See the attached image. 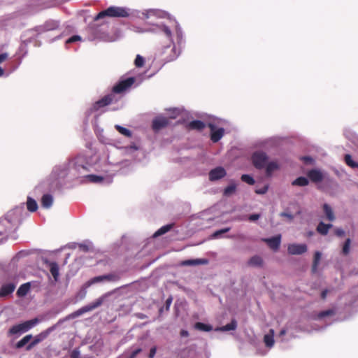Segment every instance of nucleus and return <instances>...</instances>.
I'll return each mask as SVG.
<instances>
[{
  "label": "nucleus",
  "mask_w": 358,
  "mask_h": 358,
  "mask_svg": "<svg viewBox=\"0 0 358 358\" xmlns=\"http://www.w3.org/2000/svg\"><path fill=\"white\" fill-rule=\"evenodd\" d=\"M129 15L130 13L129 8L120 6H110L107 9L99 12L94 17V20L97 21L106 17H127Z\"/></svg>",
  "instance_id": "obj_1"
},
{
  "label": "nucleus",
  "mask_w": 358,
  "mask_h": 358,
  "mask_svg": "<svg viewBox=\"0 0 358 358\" xmlns=\"http://www.w3.org/2000/svg\"><path fill=\"white\" fill-rule=\"evenodd\" d=\"M39 322L40 320L36 317L32 320L25 321L21 324L13 325L9 329L8 334L10 336H13L26 332L34 327Z\"/></svg>",
  "instance_id": "obj_2"
},
{
  "label": "nucleus",
  "mask_w": 358,
  "mask_h": 358,
  "mask_svg": "<svg viewBox=\"0 0 358 358\" xmlns=\"http://www.w3.org/2000/svg\"><path fill=\"white\" fill-rule=\"evenodd\" d=\"M120 97L110 92V94L103 96L93 104L94 110H99L100 108L107 106L111 103H117Z\"/></svg>",
  "instance_id": "obj_3"
},
{
  "label": "nucleus",
  "mask_w": 358,
  "mask_h": 358,
  "mask_svg": "<svg viewBox=\"0 0 358 358\" xmlns=\"http://www.w3.org/2000/svg\"><path fill=\"white\" fill-rule=\"evenodd\" d=\"M135 80L134 77H129L124 80H120L113 87L111 92L115 95L116 94L124 93L132 86Z\"/></svg>",
  "instance_id": "obj_4"
},
{
  "label": "nucleus",
  "mask_w": 358,
  "mask_h": 358,
  "mask_svg": "<svg viewBox=\"0 0 358 358\" xmlns=\"http://www.w3.org/2000/svg\"><path fill=\"white\" fill-rule=\"evenodd\" d=\"M268 157L264 152H255L252 155V162L254 166L257 169H264L268 162Z\"/></svg>",
  "instance_id": "obj_5"
},
{
  "label": "nucleus",
  "mask_w": 358,
  "mask_h": 358,
  "mask_svg": "<svg viewBox=\"0 0 358 358\" xmlns=\"http://www.w3.org/2000/svg\"><path fill=\"white\" fill-rule=\"evenodd\" d=\"M103 301H104L103 296L99 297L94 302L77 310L76 312L73 313V317H78V316H80V315L87 313V312H90V311L94 310L95 308L101 306L102 303H103Z\"/></svg>",
  "instance_id": "obj_6"
},
{
  "label": "nucleus",
  "mask_w": 358,
  "mask_h": 358,
  "mask_svg": "<svg viewBox=\"0 0 358 358\" xmlns=\"http://www.w3.org/2000/svg\"><path fill=\"white\" fill-rule=\"evenodd\" d=\"M55 326L50 327L45 331L36 335L33 341L30 342L26 347L27 350H31L35 345L45 340L49 334L55 329Z\"/></svg>",
  "instance_id": "obj_7"
},
{
  "label": "nucleus",
  "mask_w": 358,
  "mask_h": 358,
  "mask_svg": "<svg viewBox=\"0 0 358 358\" xmlns=\"http://www.w3.org/2000/svg\"><path fill=\"white\" fill-rule=\"evenodd\" d=\"M120 279V275L117 273H109L107 275H99L90 279L87 282V285L90 286L92 284L97 283L103 280L117 282Z\"/></svg>",
  "instance_id": "obj_8"
},
{
  "label": "nucleus",
  "mask_w": 358,
  "mask_h": 358,
  "mask_svg": "<svg viewBox=\"0 0 358 358\" xmlns=\"http://www.w3.org/2000/svg\"><path fill=\"white\" fill-rule=\"evenodd\" d=\"M169 123V119L168 117L159 115L152 120V129L154 131L157 132L159 130L167 127Z\"/></svg>",
  "instance_id": "obj_9"
},
{
  "label": "nucleus",
  "mask_w": 358,
  "mask_h": 358,
  "mask_svg": "<svg viewBox=\"0 0 358 358\" xmlns=\"http://www.w3.org/2000/svg\"><path fill=\"white\" fill-rule=\"evenodd\" d=\"M208 127L210 129V140L213 143L218 142L224 136V129L223 128L216 129L215 125L212 123H209Z\"/></svg>",
  "instance_id": "obj_10"
},
{
  "label": "nucleus",
  "mask_w": 358,
  "mask_h": 358,
  "mask_svg": "<svg viewBox=\"0 0 358 358\" xmlns=\"http://www.w3.org/2000/svg\"><path fill=\"white\" fill-rule=\"evenodd\" d=\"M307 245L304 243L302 244H296L292 243L289 244L287 248V252L289 255H299L305 253L307 251Z\"/></svg>",
  "instance_id": "obj_11"
},
{
  "label": "nucleus",
  "mask_w": 358,
  "mask_h": 358,
  "mask_svg": "<svg viewBox=\"0 0 358 358\" xmlns=\"http://www.w3.org/2000/svg\"><path fill=\"white\" fill-rule=\"evenodd\" d=\"M262 241L267 243L268 247L274 251L279 249L281 243V235L278 234L271 238H262Z\"/></svg>",
  "instance_id": "obj_12"
},
{
  "label": "nucleus",
  "mask_w": 358,
  "mask_h": 358,
  "mask_svg": "<svg viewBox=\"0 0 358 358\" xmlns=\"http://www.w3.org/2000/svg\"><path fill=\"white\" fill-rule=\"evenodd\" d=\"M226 174L227 173L225 169L223 167L218 166L212 169L209 172V180L210 181H215L224 178Z\"/></svg>",
  "instance_id": "obj_13"
},
{
  "label": "nucleus",
  "mask_w": 358,
  "mask_h": 358,
  "mask_svg": "<svg viewBox=\"0 0 358 358\" xmlns=\"http://www.w3.org/2000/svg\"><path fill=\"white\" fill-rule=\"evenodd\" d=\"M307 176L310 181L315 183L320 182L324 179L323 173L321 172V171L317 169L310 170L308 172Z\"/></svg>",
  "instance_id": "obj_14"
},
{
  "label": "nucleus",
  "mask_w": 358,
  "mask_h": 358,
  "mask_svg": "<svg viewBox=\"0 0 358 358\" xmlns=\"http://www.w3.org/2000/svg\"><path fill=\"white\" fill-rule=\"evenodd\" d=\"M15 287V284L13 282L3 285L0 288V297H6L8 295L12 294L14 292Z\"/></svg>",
  "instance_id": "obj_15"
},
{
  "label": "nucleus",
  "mask_w": 358,
  "mask_h": 358,
  "mask_svg": "<svg viewBox=\"0 0 358 358\" xmlns=\"http://www.w3.org/2000/svg\"><path fill=\"white\" fill-rule=\"evenodd\" d=\"M206 127V124L201 120H193L187 125L188 130L202 131Z\"/></svg>",
  "instance_id": "obj_16"
},
{
  "label": "nucleus",
  "mask_w": 358,
  "mask_h": 358,
  "mask_svg": "<svg viewBox=\"0 0 358 358\" xmlns=\"http://www.w3.org/2000/svg\"><path fill=\"white\" fill-rule=\"evenodd\" d=\"M45 263L48 265L50 268V271L55 281H57L59 273V266L56 262H49L48 260L45 261Z\"/></svg>",
  "instance_id": "obj_17"
},
{
  "label": "nucleus",
  "mask_w": 358,
  "mask_h": 358,
  "mask_svg": "<svg viewBox=\"0 0 358 358\" xmlns=\"http://www.w3.org/2000/svg\"><path fill=\"white\" fill-rule=\"evenodd\" d=\"M208 263L206 259H187L182 261L180 263L181 266H196V265H204Z\"/></svg>",
  "instance_id": "obj_18"
},
{
  "label": "nucleus",
  "mask_w": 358,
  "mask_h": 358,
  "mask_svg": "<svg viewBox=\"0 0 358 358\" xmlns=\"http://www.w3.org/2000/svg\"><path fill=\"white\" fill-rule=\"evenodd\" d=\"M274 330L270 329L269 333L264 335V342L266 347L272 348L274 345Z\"/></svg>",
  "instance_id": "obj_19"
},
{
  "label": "nucleus",
  "mask_w": 358,
  "mask_h": 358,
  "mask_svg": "<svg viewBox=\"0 0 358 358\" xmlns=\"http://www.w3.org/2000/svg\"><path fill=\"white\" fill-rule=\"evenodd\" d=\"M332 227L331 224H325L323 222H320L317 227V231L321 235L326 236L329 229Z\"/></svg>",
  "instance_id": "obj_20"
},
{
  "label": "nucleus",
  "mask_w": 358,
  "mask_h": 358,
  "mask_svg": "<svg viewBox=\"0 0 358 358\" xmlns=\"http://www.w3.org/2000/svg\"><path fill=\"white\" fill-rule=\"evenodd\" d=\"M31 288L30 282H26L20 286L17 291V295L19 297H23L26 296L29 292Z\"/></svg>",
  "instance_id": "obj_21"
},
{
  "label": "nucleus",
  "mask_w": 358,
  "mask_h": 358,
  "mask_svg": "<svg viewBox=\"0 0 358 358\" xmlns=\"http://www.w3.org/2000/svg\"><path fill=\"white\" fill-rule=\"evenodd\" d=\"M323 210L328 220L334 221L335 220V215L333 210L329 204L324 203L323 205Z\"/></svg>",
  "instance_id": "obj_22"
},
{
  "label": "nucleus",
  "mask_w": 358,
  "mask_h": 358,
  "mask_svg": "<svg viewBox=\"0 0 358 358\" xmlns=\"http://www.w3.org/2000/svg\"><path fill=\"white\" fill-rule=\"evenodd\" d=\"M308 184V179L303 176H300L292 182V185L293 186L305 187Z\"/></svg>",
  "instance_id": "obj_23"
},
{
  "label": "nucleus",
  "mask_w": 358,
  "mask_h": 358,
  "mask_svg": "<svg viewBox=\"0 0 358 358\" xmlns=\"http://www.w3.org/2000/svg\"><path fill=\"white\" fill-rule=\"evenodd\" d=\"M266 176H271L272 173L279 169V165L275 162H271L266 165Z\"/></svg>",
  "instance_id": "obj_24"
},
{
  "label": "nucleus",
  "mask_w": 358,
  "mask_h": 358,
  "mask_svg": "<svg viewBox=\"0 0 358 358\" xmlns=\"http://www.w3.org/2000/svg\"><path fill=\"white\" fill-rule=\"evenodd\" d=\"M52 196L50 194H44L41 199V205L43 207L48 208L52 204Z\"/></svg>",
  "instance_id": "obj_25"
},
{
  "label": "nucleus",
  "mask_w": 358,
  "mask_h": 358,
  "mask_svg": "<svg viewBox=\"0 0 358 358\" xmlns=\"http://www.w3.org/2000/svg\"><path fill=\"white\" fill-rule=\"evenodd\" d=\"M194 328L199 331H210L213 330V327L210 324H204L200 322H196L194 324Z\"/></svg>",
  "instance_id": "obj_26"
},
{
  "label": "nucleus",
  "mask_w": 358,
  "mask_h": 358,
  "mask_svg": "<svg viewBox=\"0 0 358 358\" xmlns=\"http://www.w3.org/2000/svg\"><path fill=\"white\" fill-rule=\"evenodd\" d=\"M262 264L263 259L258 255L252 257L248 262V264L252 266H262Z\"/></svg>",
  "instance_id": "obj_27"
},
{
  "label": "nucleus",
  "mask_w": 358,
  "mask_h": 358,
  "mask_svg": "<svg viewBox=\"0 0 358 358\" xmlns=\"http://www.w3.org/2000/svg\"><path fill=\"white\" fill-rule=\"evenodd\" d=\"M173 224H169L162 227L154 234V237H157L167 233L173 228Z\"/></svg>",
  "instance_id": "obj_28"
},
{
  "label": "nucleus",
  "mask_w": 358,
  "mask_h": 358,
  "mask_svg": "<svg viewBox=\"0 0 358 358\" xmlns=\"http://www.w3.org/2000/svg\"><path fill=\"white\" fill-rule=\"evenodd\" d=\"M237 327V322L235 320H232L230 323L227 324L224 326H222L216 330H220L222 331H231V330H235Z\"/></svg>",
  "instance_id": "obj_29"
},
{
  "label": "nucleus",
  "mask_w": 358,
  "mask_h": 358,
  "mask_svg": "<svg viewBox=\"0 0 358 358\" xmlns=\"http://www.w3.org/2000/svg\"><path fill=\"white\" fill-rule=\"evenodd\" d=\"M59 27V23L55 20L47 21L43 24V29L45 31H52L57 29Z\"/></svg>",
  "instance_id": "obj_30"
},
{
  "label": "nucleus",
  "mask_w": 358,
  "mask_h": 358,
  "mask_svg": "<svg viewBox=\"0 0 358 358\" xmlns=\"http://www.w3.org/2000/svg\"><path fill=\"white\" fill-rule=\"evenodd\" d=\"M27 208L29 211L35 212L38 209V204L34 199L28 197L27 201Z\"/></svg>",
  "instance_id": "obj_31"
},
{
  "label": "nucleus",
  "mask_w": 358,
  "mask_h": 358,
  "mask_svg": "<svg viewBox=\"0 0 358 358\" xmlns=\"http://www.w3.org/2000/svg\"><path fill=\"white\" fill-rule=\"evenodd\" d=\"M321 259V253L319 251H317L314 254L313 262L312 266V272L316 273L317 270V266L320 263Z\"/></svg>",
  "instance_id": "obj_32"
},
{
  "label": "nucleus",
  "mask_w": 358,
  "mask_h": 358,
  "mask_svg": "<svg viewBox=\"0 0 358 358\" xmlns=\"http://www.w3.org/2000/svg\"><path fill=\"white\" fill-rule=\"evenodd\" d=\"M31 338H32L31 334L26 335L16 343V345H15L16 348L20 349V348H23L25 345H27L30 341V340Z\"/></svg>",
  "instance_id": "obj_33"
},
{
  "label": "nucleus",
  "mask_w": 358,
  "mask_h": 358,
  "mask_svg": "<svg viewBox=\"0 0 358 358\" xmlns=\"http://www.w3.org/2000/svg\"><path fill=\"white\" fill-rule=\"evenodd\" d=\"M85 178L88 180L89 182L92 183H100L104 180L103 177L94 174L87 175Z\"/></svg>",
  "instance_id": "obj_34"
},
{
  "label": "nucleus",
  "mask_w": 358,
  "mask_h": 358,
  "mask_svg": "<svg viewBox=\"0 0 358 358\" xmlns=\"http://www.w3.org/2000/svg\"><path fill=\"white\" fill-rule=\"evenodd\" d=\"M345 164L351 168H358V162H354L352 156L349 154L345 155L344 157Z\"/></svg>",
  "instance_id": "obj_35"
},
{
  "label": "nucleus",
  "mask_w": 358,
  "mask_h": 358,
  "mask_svg": "<svg viewBox=\"0 0 358 358\" xmlns=\"http://www.w3.org/2000/svg\"><path fill=\"white\" fill-rule=\"evenodd\" d=\"M236 185L234 183L231 184L224 188L223 194L226 196H229L232 195L236 192Z\"/></svg>",
  "instance_id": "obj_36"
},
{
  "label": "nucleus",
  "mask_w": 358,
  "mask_h": 358,
  "mask_svg": "<svg viewBox=\"0 0 358 358\" xmlns=\"http://www.w3.org/2000/svg\"><path fill=\"white\" fill-rule=\"evenodd\" d=\"M115 129L122 135L127 136V137H131V132L128 129L123 127L120 125H115Z\"/></svg>",
  "instance_id": "obj_37"
},
{
  "label": "nucleus",
  "mask_w": 358,
  "mask_h": 358,
  "mask_svg": "<svg viewBox=\"0 0 358 358\" xmlns=\"http://www.w3.org/2000/svg\"><path fill=\"white\" fill-rule=\"evenodd\" d=\"M158 13V10L156 9H150L146 10L142 13L143 18L147 20L150 17V16L157 15Z\"/></svg>",
  "instance_id": "obj_38"
},
{
  "label": "nucleus",
  "mask_w": 358,
  "mask_h": 358,
  "mask_svg": "<svg viewBox=\"0 0 358 358\" xmlns=\"http://www.w3.org/2000/svg\"><path fill=\"white\" fill-rule=\"evenodd\" d=\"M351 244V240L350 238H347L343 244V249H342V253L344 255H347L350 252V248Z\"/></svg>",
  "instance_id": "obj_39"
},
{
  "label": "nucleus",
  "mask_w": 358,
  "mask_h": 358,
  "mask_svg": "<svg viewBox=\"0 0 358 358\" xmlns=\"http://www.w3.org/2000/svg\"><path fill=\"white\" fill-rule=\"evenodd\" d=\"M241 180L249 184V185H254L255 181L254 180V178L250 176V175H248V174H243L241 176Z\"/></svg>",
  "instance_id": "obj_40"
},
{
  "label": "nucleus",
  "mask_w": 358,
  "mask_h": 358,
  "mask_svg": "<svg viewBox=\"0 0 358 358\" xmlns=\"http://www.w3.org/2000/svg\"><path fill=\"white\" fill-rule=\"evenodd\" d=\"M334 314V311L333 310H324V311H321L320 313H318L317 315V318L319 319H322L324 317H327V316H330V315H332Z\"/></svg>",
  "instance_id": "obj_41"
},
{
  "label": "nucleus",
  "mask_w": 358,
  "mask_h": 358,
  "mask_svg": "<svg viewBox=\"0 0 358 358\" xmlns=\"http://www.w3.org/2000/svg\"><path fill=\"white\" fill-rule=\"evenodd\" d=\"M144 58L138 55L135 59L134 64L136 67H142L144 65Z\"/></svg>",
  "instance_id": "obj_42"
},
{
  "label": "nucleus",
  "mask_w": 358,
  "mask_h": 358,
  "mask_svg": "<svg viewBox=\"0 0 358 358\" xmlns=\"http://www.w3.org/2000/svg\"><path fill=\"white\" fill-rule=\"evenodd\" d=\"M162 31L164 33V34L166 36V37L171 41H172V33H171V31L170 30V29L167 27V26H165L164 25L162 27Z\"/></svg>",
  "instance_id": "obj_43"
},
{
  "label": "nucleus",
  "mask_w": 358,
  "mask_h": 358,
  "mask_svg": "<svg viewBox=\"0 0 358 358\" xmlns=\"http://www.w3.org/2000/svg\"><path fill=\"white\" fill-rule=\"evenodd\" d=\"M230 230V228L227 227V228H224V229H220V230H217L216 231H215L213 234V238H218L220 237V236L222 234H224V233H227Z\"/></svg>",
  "instance_id": "obj_44"
},
{
  "label": "nucleus",
  "mask_w": 358,
  "mask_h": 358,
  "mask_svg": "<svg viewBox=\"0 0 358 358\" xmlns=\"http://www.w3.org/2000/svg\"><path fill=\"white\" fill-rule=\"evenodd\" d=\"M79 41H81L80 36H79L78 35H74V36L70 37L69 39H67V41H66V43H72Z\"/></svg>",
  "instance_id": "obj_45"
},
{
  "label": "nucleus",
  "mask_w": 358,
  "mask_h": 358,
  "mask_svg": "<svg viewBox=\"0 0 358 358\" xmlns=\"http://www.w3.org/2000/svg\"><path fill=\"white\" fill-rule=\"evenodd\" d=\"M171 51L173 52V55H171L169 57L166 58V60L169 61V62L175 59L178 57V55L176 52V47H175V45H173V48H171Z\"/></svg>",
  "instance_id": "obj_46"
},
{
  "label": "nucleus",
  "mask_w": 358,
  "mask_h": 358,
  "mask_svg": "<svg viewBox=\"0 0 358 358\" xmlns=\"http://www.w3.org/2000/svg\"><path fill=\"white\" fill-rule=\"evenodd\" d=\"M334 234L336 236L338 237H342L345 235V231L343 229L341 228H337L334 230Z\"/></svg>",
  "instance_id": "obj_47"
},
{
  "label": "nucleus",
  "mask_w": 358,
  "mask_h": 358,
  "mask_svg": "<svg viewBox=\"0 0 358 358\" xmlns=\"http://www.w3.org/2000/svg\"><path fill=\"white\" fill-rule=\"evenodd\" d=\"M268 191V186H264L262 189H258L255 190V192L258 194H264Z\"/></svg>",
  "instance_id": "obj_48"
},
{
  "label": "nucleus",
  "mask_w": 358,
  "mask_h": 358,
  "mask_svg": "<svg viewBox=\"0 0 358 358\" xmlns=\"http://www.w3.org/2000/svg\"><path fill=\"white\" fill-rule=\"evenodd\" d=\"M71 358H80V352L77 350H73L71 354Z\"/></svg>",
  "instance_id": "obj_49"
},
{
  "label": "nucleus",
  "mask_w": 358,
  "mask_h": 358,
  "mask_svg": "<svg viewBox=\"0 0 358 358\" xmlns=\"http://www.w3.org/2000/svg\"><path fill=\"white\" fill-rule=\"evenodd\" d=\"M259 217H260L259 214H252L249 216L248 219L250 221L254 222V221L257 220Z\"/></svg>",
  "instance_id": "obj_50"
},
{
  "label": "nucleus",
  "mask_w": 358,
  "mask_h": 358,
  "mask_svg": "<svg viewBox=\"0 0 358 358\" xmlns=\"http://www.w3.org/2000/svg\"><path fill=\"white\" fill-rule=\"evenodd\" d=\"M79 249L83 252H87L89 251V246L84 243H80L78 245Z\"/></svg>",
  "instance_id": "obj_51"
},
{
  "label": "nucleus",
  "mask_w": 358,
  "mask_h": 358,
  "mask_svg": "<svg viewBox=\"0 0 358 358\" xmlns=\"http://www.w3.org/2000/svg\"><path fill=\"white\" fill-rule=\"evenodd\" d=\"M141 352V348H138V349H136V350H134V351L131 353V355H129V358H135V357H136V356L138 353H140Z\"/></svg>",
  "instance_id": "obj_52"
},
{
  "label": "nucleus",
  "mask_w": 358,
  "mask_h": 358,
  "mask_svg": "<svg viewBox=\"0 0 358 358\" xmlns=\"http://www.w3.org/2000/svg\"><path fill=\"white\" fill-rule=\"evenodd\" d=\"M73 170H87V167L84 165L80 164H74V167L73 168Z\"/></svg>",
  "instance_id": "obj_53"
},
{
  "label": "nucleus",
  "mask_w": 358,
  "mask_h": 358,
  "mask_svg": "<svg viewBox=\"0 0 358 358\" xmlns=\"http://www.w3.org/2000/svg\"><path fill=\"white\" fill-rule=\"evenodd\" d=\"M8 57V55L7 53H1L0 54V64L3 63L6 61Z\"/></svg>",
  "instance_id": "obj_54"
},
{
  "label": "nucleus",
  "mask_w": 358,
  "mask_h": 358,
  "mask_svg": "<svg viewBox=\"0 0 358 358\" xmlns=\"http://www.w3.org/2000/svg\"><path fill=\"white\" fill-rule=\"evenodd\" d=\"M280 216L287 217L290 220H292L294 218V216L292 214L285 212L281 213Z\"/></svg>",
  "instance_id": "obj_55"
},
{
  "label": "nucleus",
  "mask_w": 358,
  "mask_h": 358,
  "mask_svg": "<svg viewBox=\"0 0 358 358\" xmlns=\"http://www.w3.org/2000/svg\"><path fill=\"white\" fill-rule=\"evenodd\" d=\"M156 348L155 347H153L150 349V353H149V358H153L156 354Z\"/></svg>",
  "instance_id": "obj_56"
},
{
  "label": "nucleus",
  "mask_w": 358,
  "mask_h": 358,
  "mask_svg": "<svg viewBox=\"0 0 358 358\" xmlns=\"http://www.w3.org/2000/svg\"><path fill=\"white\" fill-rule=\"evenodd\" d=\"M180 335L181 337H187L189 336V332L187 330L182 329L180 332Z\"/></svg>",
  "instance_id": "obj_57"
},
{
  "label": "nucleus",
  "mask_w": 358,
  "mask_h": 358,
  "mask_svg": "<svg viewBox=\"0 0 358 358\" xmlns=\"http://www.w3.org/2000/svg\"><path fill=\"white\" fill-rule=\"evenodd\" d=\"M302 160H303L306 163H311L313 162V159L310 157H303Z\"/></svg>",
  "instance_id": "obj_58"
},
{
  "label": "nucleus",
  "mask_w": 358,
  "mask_h": 358,
  "mask_svg": "<svg viewBox=\"0 0 358 358\" xmlns=\"http://www.w3.org/2000/svg\"><path fill=\"white\" fill-rule=\"evenodd\" d=\"M102 39L105 41H113L115 39L113 37L105 36L102 37Z\"/></svg>",
  "instance_id": "obj_59"
},
{
  "label": "nucleus",
  "mask_w": 358,
  "mask_h": 358,
  "mask_svg": "<svg viewBox=\"0 0 358 358\" xmlns=\"http://www.w3.org/2000/svg\"><path fill=\"white\" fill-rule=\"evenodd\" d=\"M327 292H328V291L327 289H324V290H323L322 292V293H321V298L322 299H326Z\"/></svg>",
  "instance_id": "obj_60"
},
{
  "label": "nucleus",
  "mask_w": 358,
  "mask_h": 358,
  "mask_svg": "<svg viewBox=\"0 0 358 358\" xmlns=\"http://www.w3.org/2000/svg\"><path fill=\"white\" fill-rule=\"evenodd\" d=\"M173 113H174V115H173V116H172V117H171V119L176 118V116L178 115V113H178V110L175 109V110H173Z\"/></svg>",
  "instance_id": "obj_61"
},
{
  "label": "nucleus",
  "mask_w": 358,
  "mask_h": 358,
  "mask_svg": "<svg viewBox=\"0 0 358 358\" xmlns=\"http://www.w3.org/2000/svg\"><path fill=\"white\" fill-rule=\"evenodd\" d=\"M286 332H287L286 329H282L280 331L279 335H280V336H284V335H285V334H286Z\"/></svg>",
  "instance_id": "obj_62"
},
{
  "label": "nucleus",
  "mask_w": 358,
  "mask_h": 358,
  "mask_svg": "<svg viewBox=\"0 0 358 358\" xmlns=\"http://www.w3.org/2000/svg\"><path fill=\"white\" fill-rule=\"evenodd\" d=\"M4 73V70L0 67V77L2 76Z\"/></svg>",
  "instance_id": "obj_63"
},
{
  "label": "nucleus",
  "mask_w": 358,
  "mask_h": 358,
  "mask_svg": "<svg viewBox=\"0 0 358 358\" xmlns=\"http://www.w3.org/2000/svg\"><path fill=\"white\" fill-rule=\"evenodd\" d=\"M3 234H4V232H3V231H0V236H3Z\"/></svg>",
  "instance_id": "obj_64"
}]
</instances>
